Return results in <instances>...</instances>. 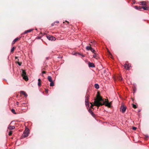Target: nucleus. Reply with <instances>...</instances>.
<instances>
[{
  "mask_svg": "<svg viewBox=\"0 0 149 149\" xmlns=\"http://www.w3.org/2000/svg\"><path fill=\"white\" fill-rule=\"evenodd\" d=\"M105 100L106 101H104V99H103L99 94L97 95V98L95 99L94 104L95 106L99 107L101 105L105 104L106 106L110 107L111 102L109 103L108 100L107 101L106 99Z\"/></svg>",
  "mask_w": 149,
  "mask_h": 149,
  "instance_id": "f257e3e1",
  "label": "nucleus"
},
{
  "mask_svg": "<svg viewBox=\"0 0 149 149\" xmlns=\"http://www.w3.org/2000/svg\"><path fill=\"white\" fill-rule=\"evenodd\" d=\"M22 75L23 79L26 81H27L28 80V77L26 76V73L25 72V71L24 70H22Z\"/></svg>",
  "mask_w": 149,
  "mask_h": 149,
  "instance_id": "f03ea898",
  "label": "nucleus"
},
{
  "mask_svg": "<svg viewBox=\"0 0 149 149\" xmlns=\"http://www.w3.org/2000/svg\"><path fill=\"white\" fill-rule=\"evenodd\" d=\"M89 96L88 95H86L85 97V104L86 106L89 105Z\"/></svg>",
  "mask_w": 149,
  "mask_h": 149,
  "instance_id": "7ed1b4c3",
  "label": "nucleus"
},
{
  "mask_svg": "<svg viewBox=\"0 0 149 149\" xmlns=\"http://www.w3.org/2000/svg\"><path fill=\"white\" fill-rule=\"evenodd\" d=\"M29 130L27 129H26L24 132V133L23 134V136L24 137H26L28 136L29 134L28 132Z\"/></svg>",
  "mask_w": 149,
  "mask_h": 149,
  "instance_id": "20e7f679",
  "label": "nucleus"
},
{
  "mask_svg": "<svg viewBox=\"0 0 149 149\" xmlns=\"http://www.w3.org/2000/svg\"><path fill=\"white\" fill-rule=\"evenodd\" d=\"M47 37L48 40L51 41L55 40L56 39L55 37L49 35L47 36Z\"/></svg>",
  "mask_w": 149,
  "mask_h": 149,
  "instance_id": "39448f33",
  "label": "nucleus"
},
{
  "mask_svg": "<svg viewBox=\"0 0 149 149\" xmlns=\"http://www.w3.org/2000/svg\"><path fill=\"white\" fill-rule=\"evenodd\" d=\"M124 67L125 69L127 70H129L130 68L131 67V66L128 63H127L125 64Z\"/></svg>",
  "mask_w": 149,
  "mask_h": 149,
  "instance_id": "423d86ee",
  "label": "nucleus"
},
{
  "mask_svg": "<svg viewBox=\"0 0 149 149\" xmlns=\"http://www.w3.org/2000/svg\"><path fill=\"white\" fill-rule=\"evenodd\" d=\"M120 109L122 113H124L126 109V107L125 106H122L121 107Z\"/></svg>",
  "mask_w": 149,
  "mask_h": 149,
  "instance_id": "0eeeda50",
  "label": "nucleus"
},
{
  "mask_svg": "<svg viewBox=\"0 0 149 149\" xmlns=\"http://www.w3.org/2000/svg\"><path fill=\"white\" fill-rule=\"evenodd\" d=\"M88 65L89 67L94 68L95 67L94 64L92 63H89Z\"/></svg>",
  "mask_w": 149,
  "mask_h": 149,
  "instance_id": "6e6552de",
  "label": "nucleus"
},
{
  "mask_svg": "<svg viewBox=\"0 0 149 149\" xmlns=\"http://www.w3.org/2000/svg\"><path fill=\"white\" fill-rule=\"evenodd\" d=\"M15 127L14 126H11L9 125L8 126V128L9 130H13L15 128Z\"/></svg>",
  "mask_w": 149,
  "mask_h": 149,
  "instance_id": "1a4fd4ad",
  "label": "nucleus"
},
{
  "mask_svg": "<svg viewBox=\"0 0 149 149\" xmlns=\"http://www.w3.org/2000/svg\"><path fill=\"white\" fill-rule=\"evenodd\" d=\"M20 93L24 95L25 97H26L27 96V95L26 93L23 91H21L20 92Z\"/></svg>",
  "mask_w": 149,
  "mask_h": 149,
  "instance_id": "9d476101",
  "label": "nucleus"
},
{
  "mask_svg": "<svg viewBox=\"0 0 149 149\" xmlns=\"http://www.w3.org/2000/svg\"><path fill=\"white\" fill-rule=\"evenodd\" d=\"M33 30V29H30L29 30H27L25 31L24 32V33L23 34H26L28 33H29L32 31Z\"/></svg>",
  "mask_w": 149,
  "mask_h": 149,
  "instance_id": "9b49d317",
  "label": "nucleus"
},
{
  "mask_svg": "<svg viewBox=\"0 0 149 149\" xmlns=\"http://www.w3.org/2000/svg\"><path fill=\"white\" fill-rule=\"evenodd\" d=\"M89 45L90 46H87L86 47V49L87 50H90L92 47H91V45L89 44Z\"/></svg>",
  "mask_w": 149,
  "mask_h": 149,
  "instance_id": "f8f14e48",
  "label": "nucleus"
},
{
  "mask_svg": "<svg viewBox=\"0 0 149 149\" xmlns=\"http://www.w3.org/2000/svg\"><path fill=\"white\" fill-rule=\"evenodd\" d=\"M20 38H17L15 39L12 42V44H14L17 40L19 39Z\"/></svg>",
  "mask_w": 149,
  "mask_h": 149,
  "instance_id": "ddd939ff",
  "label": "nucleus"
},
{
  "mask_svg": "<svg viewBox=\"0 0 149 149\" xmlns=\"http://www.w3.org/2000/svg\"><path fill=\"white\" fill-rule=\"evenodd\" d=\"M38 81V85L39 86H40L41 85V80L40 79H39Z\"/></svg>",
  "mask_w": 149,
  "mask_h": 149,
  "instance_id": "4468645a",
  "label": "nucleus"
},
{
  "mask_svg": "<svg viewBox=\"0 0 149 149\" xmlns=\"http://www.w3.org/2000/svg\"><path fill=\"white\" fill-rule=\"evenodd\" d=\"M93 56L94 58H95L96 59H97L98 58V56L95 53H94V54Z\"/></svg>",
  "mask_w": 149,
  "mask_h": 149,
  "instance_id": "2eb2a0df",
  "label": "nucleus"
},
{
  "mask_svg": "<svg viewBox=\"0 0 149 149\" xmlns=\"http://www.w3.org/2000/svg\"><path fill=\"white\" fill-rule=\"evenodd\" d=\"M142 8L144 10H149V8L148 7L146 6L143 7Z\"/></svg>",
  "mask_w": 149,
  "mask_h": 149,
  "instance_id": "dca6fc26",
  "label": "nucleus"
},
{
  "mask_svg": "<svg viewBox=\"0 0 149 149\" xmlns=\"http://www.w3.org/2000/svg\"><path fill=\"white\" fill-rule=\"evenodd\" d=\"M47 79L50 82L53 81L52 79V77L50 76H48L47 77Z\"/></svg>",
  "mask_w": 149,
  "mask_h": 149,
  "instance_id": "f3484780",
  "label": "nucleus"
},
{
  "mask_svg": "<svg viewBox=\"0 0 149 149\" xmlns=\"http://www.w3.org/2000/svg\"><path fill=\"white\" fill-rule=\"evenodd\" d=\"M142 7H141V6H139V7H137V6H135V8L136 9H138V10H141V9L142 8Z\"/></svg>",
  "mask_w": 149,
  "mask_h": 149,
  "instance_id": "a211bd4d",
  "label": "nucleus"
},
{
  "mask_svg": "<svg viewBox=\"0 0 149 149\" xmlns=\"http://www.w3.org/2000/svg\"><path fill=\"white\" fill-rule=\"evenodd\" d=\"M140 3H141V5H142L145 6L146 5V3L145 1L141 2Z\"/></svg>",
  "mask_w": 149,
  "mask_h": 149,
  "instance_id": "6ab92c4d",
  "label": "nucleus"
},
{
  "mask_svg": "<svg viewBox=\"0 0 149 149\" xmlns=\"http://www.w3.org/2000/svg\"><path fill=\"white\" fill-rule=\"evenodd\" d=\"M88 111L89 113H90L92 115H93V113L92 111V110H91V109H89L88 110Z\"/></svg>",
  "mask_w": 149,
  "mask_h": 149,
  "instance_id": "aec40b11",
  "label": "nucleus"
},
{
  "mask_svg": "<svg viewBox=\"0 0 149 149\" xmlns=\"http://www.w3.org/2000/svg\"><path fill=\"white\" fill-rule=\"evenodd\" d=\"M94 86L95 88L97 89H98L99 88V85L97 84H95Z\"/></svg>",
  "mask_w": 149,
  "mask_h": 149,
  "instance_id": "412c9836",
  "label": "nucleus"
},
{
  "mask_svg": "<svg viewBox=\"0 0 149 149\" xmlns=\"http://www.w3.org/2000/svg\"><path fill=\"white\" fill-rule=\"evenodd\" d=\"M54 86V84L53 81L50 82V86Z\"/></svg>",
  "mask_w": 149,
  "mask_h": 149,
  "instance_id": "4be33fe9",
  "label": "nucleus"
},
{
  "mask_svg": "<svg viewBox=\"0 0 149 149\" xmlns=\"http://www.w3.org/2000/svg\"><path fill=\"white\" fill-rule=\"evenodd\" d=\"M90 104H91V108H93V107L94 105H95V104H95L94 102V103L93 104L91 102Z\"/></svg>",
  "mask_w": 149,
  "mask_h": 149,
  "instance_id": "5701e85b",
  "label": "nucleus"
},
{
  "mask_svg": "<svg viewBox=\"0 0 149 149\" xmlns=\"http://www.w3.org/2000/svg\"><path fill=\"white\" fill-rule=\"evenodd\" d=\"M11 111L14 114H16V113L15 111V110L14 109H12L11 110Z\"/></svg>",
  "mask_w": 149,
  "mask_h": 149,
  "instance_id": "b1692460",
  "label": "nucleus"
},
{
  "mask_svg": "<svg viewBox=\"0 0 149 149\" xmlns=\"http://www.w3.org/2000/svg\"><path fill=\"white\" fill-rule=\"evenodd\" d=\"M14 49H15V47H13L11 49V52H13L14 51Z\"/></svg>",
  "mask_w": 149,
  "mask_h": 149,
  "instance_id": "393cba45",
  "label": "nucleus"
},
{
  "mask_svg": "<svg viewBox=\"0 0 149 149\" xmlns=\"http://www.w3.org/2000/svg\"><path fill=\"white\" fill-rule=\"evenodd\" d=\"M90 50L91 51V52L93 53H94V52H95V50L92 48H91Z\"/></svg>",
  "mask_w": 149,
  "mask_h": 149,
  "instance_id": "a878e982",
  "label": "nucleus"
},
{
  "mask_svg": "<svg viewBox=\"0 0 149 149\" xmlns=\"http://www.w3.org/2000/svg\"><path fill=\"white\" fill-rule=\"evenodd\" d=\"M12 131H10L9 133V135L10 136L12 135Z\"/></svg>",
  "mask_w": 149,
  "mask_h": 149,
  "instance_id": "bb28decb",
  "label": "nucleus"
},
{
  "mask_svg": "<svg viewBox=\"0 0 149 149\" xmlns=\"http://www.w3.org/2000/svg\"><path fill=\"white\" fill-rule=\"evenodd\" d=\"M133 107L134 108H136L137 107L134 104H133Z\"/></svg>",
  "mask_w": 149,
  "mask_h": 149,
  "instance_id": "cd10ccee",
  "label": "nucleus"
},
{
  "mask_svg": "<svg viewBox=\"0 0 149 149\" xmlns=\"http://www.w3.org/2000/svg\"><path fill=\"white\" fill-rule=\"evenodd\" d=\"M132 129L133 130H136V127H132Z\"/></svg>",
  "mask_w": 149,
  "mask_h": 149,
  "instance_id": "c85d7f7f",
  "label": "nucleus"
},
{
  "mask_svg": "<svg viewBox=\"0 0 149 149\" xmlns=\"http://www.w3.org/2000/svg\"><path fill=\"white\" fill-rule=\"evenodd\" d=\"M45 91L47 93H48V90L47 89H46L45 90Z\"/></svg>",
  "mask_w": 149,
  "mask_h": 149,
  "instance_id": "c756f323",
  "label": "nucleus"
},
{
  "mask_svg": "<svg viewBox=\"0 0 149 149\" xmlns=\"http://www.w3.org/2000/svg\"><path fill=\"white\" fill-rule=\"evenodd\" d=\"M91 42L92 43H93V44H95V41H93V42Z\"/></svg>",
  "mask_w": 149,
  "mask_h": 149,
  "instance_id": "7c9ffc66",
  "label": "nucleus"
},
{
  "mask_svg": "<svg viewBox=\"0 0 149 149\" xmlns=\"http://www.w3.org/2000/svg\"><path fill=\"white\" fill-rule=\"evenodd\" d=\"M59 21H56V22H54V23H57V24H58V23H59Z\"/></svg>",
  "mask_w": 149,
  "mask_h": 149,
  "instance_id": "2f4dec72",
  "label": "nucleus"
},
{
  "mask_svg": "<svg viewBox=\"0 0 149 149\" xmlns=\"http://www.w3.org/2000/svg\"><path fill=\"white\" fill-rule=\"evenodd\" d=\"M45 71H43L42 72V74H45Z\"/></svg>",
  "mask_w": 149,
  "mask_h": 149,
  "instance_id": "473e14b6",
  "label": "nucleus"
},
{
  "mask_svg": "<svg viewBox=\"0 0 149 149\" xmlns=\"http://www.w3.org/2000/svg\"><path fill=\"white\" fill-rule=\"evenodd\" d=\"M18 64L19 65H21V64H20V63L19 62H18Z\"/></svg>",
  "mask_w": 149,
  "mask_h": 149,
  "instance_id": "72a5a7b5",
  "label": "nucleus"
},
{
  "mask_svg": "<svg viewBox=\"0 0 149 149\" xmlns=\"http://www.w3.org/2000/svg\"><path fill=\"white\" fill-rule=\"evenodd\" d=\"M19 102H16V104H17V105H18L19 104Z\"/></svg>",
  "mask_w": 149,
  "mask_h": 149,
  "instance_id": "f704fd0d",
  "label": "nucleus"
},
{
  "mask_svg": "<svg viewBox=\"0 0 149 149\" xmlns=\"http://www.w3.org/2000/svg\"><path fill=\"white\" fill-rule=\"evenodd\" d=\"M106 72V70H104V73H105Z\"/></svg>",
  "mask_w": 149,
  "mask_h": 149,
  "instance_id": "c9c22d12",
  "label": "nucleus"
},
{
  "mask_svg": "<svg viewBox=\"0 0 149 149\" xmlns=\"http://www.w3.org/2000/svg\"><path fill=\"white\" fill-rule=\"evenodd\" d=\"M17 57L16 56V57H15V59H17Z\"/></svg>",
  "mask_w": 149,
  "mask_h": 149,
  "instance_id": "e433bc0d",
  "label": "nucleus"
},
{
  "mask_svg": "<svg viewBox=\"0 0 149 149\" xmlns=\"http://www.w3.org/2000/svg\"><path fill=\"white\" fill-rule=\"evenodd\" d=\"M52 26H54V24H52Z\"/></svg>",
  "mask_w": 149,
  "mask_h": 149,
  "instance_id": "4c0bfd02",
  "label": "nucleus"
},
{
  "mask_svg": "<svg viewBox=\"0 0 149 149\" xmlns=\"http://www.w3.org/2000/svg\"><path fill=\"white\" fill-rule=\"evenodd\" d=\"M121 80L122 79V77H121Z\"/></svg>",
  "mask_w": 149,
  "mask_h": 149,
  "instance_id": "58836bf2",
  "label": "nucleus"
},
{
  "mask_svg": "<svg viewBox=\"0 0 149 149\" xmlns=\"http://www.w3.org/2000/svg\"><path fill=\"white\" fill-rule=\"evenodd\" d=\"M146 138H147V137H148V136H146Z\"/></svg>",
  "mask_w": 149,
  "mask_h": 149,
  "instance_id": "ea45409f",
  "label": "nucleus"
},
{
  "mask_svg": "<svg viewBox=\"0 0 149 149\" xmlns=\"http://www.w3.org/2000/svg\"><path fill=\"white\" fill-rule=\"evenodd\" d=\"M140 111V110H139V112Z\"/></svg>",
  "mask_w": 149,
  "mask_h": 149,
  "instance_id": "a19ab883",
  "label": "nucleus"
}]
</instances>
